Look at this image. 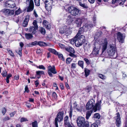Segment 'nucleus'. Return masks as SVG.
Masks as SVG:
<instances>
[{"instance_id": "obj_15", "label": "nucleus", "mask_w": 127, "mask_h": 127, "mask_svg": "<svg viewBox=\"0 0 127 127\" xmlns=\"http://www.w3.org/2000/svg\"><path fill=\"white\" fill-rule=\"evenodd\" d=\"M81 31H79L78 32L76 35L75 37L71 40L70 41L71 44H73L75 43V42L77 40V37L81 35Z\"/></svg>"}, {"instance_id": "obj_46", "label": "nucleus", "mask_w": 127, "mask_h": 127, "mask_svg": "<svg viewBox=\"0 0 127 127\" xmlns=\"http://www.w3.org/2000/svg\"><path fill=\"white\" fill-rule=\"evenodd\" d=\"M94 117L95 118L99 119L100 118V116L99 114L98 113H96L94 114Z\"/></svg>"}, {"instance_id": "obj_18", "label": "nucleus", "mask_w": 127, "mask_h": 127, "mask_svg": "<svg viewBox=\"0 0 127 127\" xmlns=\"http://www.w3.org/2000/svg\"><path fill=\"white\" fill-rule=\"evenodd\" d=\"M74 10L72 11V13L71 14L73 16H75L76 15H78L80 12V10L76 7H75Z\"/></svg>"}, {"instance_id": "obj_17", "label": "nucleus", "mask_w": 127, "mask_h": 127, "mask_svg": "<svg viewBox=\"0 0 127 127\" xmlns=\"http://www.w3.org/2000/svg\"><path fill=\"white\" fill-rule=\"evenodd\" d=\"M126 0H112V2L113 4L117 3L120 5L123 4Z\"/></svg>"}, {"instance_id": "obj_43", "label": "nucleus", "mask_w": 127, "mask_h": 127, "mask_svg": "<svg viewBox=\"0 0 127 127\" xmlns=\"http://www.w3.org/2000/svg\"><path fill=\"white\" fill-rule=\"evenodd\" d=\"M98 76L100 78L102 79H104L106 78V77L105 76L101 74H98Z\"/></svg>"}, {"instance_id": "obj_49", "label": "nucleus", "mask_w": 127, "mask_h": 127, "mask_svg": "<svg viewBox=\"0 0 127 127\" xmlns=\"http://www.w3.org/2000/svg\"><path fill=\"white\" fill-rule=\"evenodd\" d=\"M85 27L86 28L88 29H89L91 28H92L93 27V26L92 25L90 24L87 25H86L85 26Z\"/></svg>"}, {"instance_id": "obj_57", "label": "nucleus", "mask_w": 127, "mask_h": 127, "mask_svg": "<svg viewBox=\"0 0 127 127\" xmlns=\"http://www.w3.org/2000/svg\"><path fill=\"white\" fill-rule=\"evenodd\" d=\"M10 119L9 118L8 116L5 117L3 119V121H5L9 120Z\"/></svg>"}, {"instance_id": "obj_6", "label": "nucleus", "mask_w": 127, "mask_h": 127, "mask_svg": "<svg viewBox=\"0 0 127 127\" xmlns=\"http://www.w3.org/2000/svg\"><path fill=\"white\" fill-rule=\"evenodd\" d=\"M64 113L63 112H59L57 115V117L55 118V124L56 127H58V122H61L62 121L63 118Z\"/></svg>"}, {"instance_id": "obj_51", "label": "nucleus", "mask_w": 127, "mask_h": 127, "mask_svg": "<svg viewBox=\"0 0 127 127\" xmlns=\"http://www.w3.org/2000/svg\"><path fill=\"white\" fill-rule=\"evenodd\" d=\"M15 6V3L13 1L12 3L10 5L9 7L11 8H13Z\"/></svg>"}, {"instance_id": "obj_48", "label": "nucleus", "mask_w": 127, "mask_h": 127, "mask_svg": "<svg viewBox=\"0 0 127 127\" xmlns=\"http://www.w3.org/2000/svg\"><path fill=\"white\" fill-rule=\"evenodd\" d=\"M1 74L3 76L5 77L7 74V72L5 70L2 72Z\"/></svg>"}, {"instance_id": "obj_53", "label": "nucleus", "mask_w": 127, "mask_h": 127, "mask_svg": "<svg viewBox=\"0 0 127 127\" xmlns=\"http://www.w3.org/2000/svg\"><path fill=\"white\" fill-rule=\"evenodd\" d=\"M76 67V64L74 63H72L71 64V68H75Z\"/></svg>"}, {"instance_id": "obj_61", "label": "nucleus", "mask_w": 127, "mask_h": 127, "mask_svg": "<svg viewBox=\"0 0 127 127\" xmlns=\"http://www.w3.org/2000/svg\"><path fill=\"white\" fill-rule=\"evenodd\" d=\"M59 45L60 47L62 49H64V48H65L64 47V46L63 44L60 43L59 44Z\"/></svg>"}, {"instance_id": "obj_26", "label": "nucleus", "mask_w": 127, "mask_h": 127, "mask_svg": "<svg viewBox=\"0 0 127 127\" xmlns=\"http://www.w3.org/2000/svg\"><path fill=\"white\" fill-rule=\"evenodd\" d=\"M39 31L41 34L43 35L45 34L46 33V31L45 29L42 27L39 28Z\"/></svg>"}, {"instance_id": "obj_55", "label": "nucleus", "mask_w": 127, "mask_h": 127, "mask_svg": "<svg viewBox=\"0 0 127 127\" xmlns=\"http://www.w3.org/2000/svg\"><path fill=\"white\" fill-rule=\"evenodd\" d=\"M43 51V50L41 49H37L36 51V52L37 53L39 54L42 53Z\"/></svg>"}, {"instance_id": "obj_7", "label": "nucleus", "mask_w": 127, "mask_h": 127, "mask_svg": "<svg viewBox=\"0 0 127 127\" xmlns=\"http://www.w3.org/2000/svg\"><path fill=\"white\" fill-rule=\"evenodd\" d=\"M48 73L49 76L51 77L53 75L52 73L56 74L57 73L55 66H49L48 67Z\"/></svg>"}, {"instance_id": "obj_63", "label": "nucleus", "mask_w": 127, "mask_h": 127, "mask_svg": "<svg viewBox=\"0 0 127 127\" xmlns=\"http://www.w3.org/2000/svg\"><path fill=\"white\" fill-rule=\"evenodd\" d=\"M60 86L62 90L63 89H64V87L63 84L62 83H60Z\"/></svg>"}, {"instance_id": "obj_50", "label": "nucleus", "mask_w": 127, "mask_h": 127, "mask_svg": "<svg viewBox=\"0 0 127 127\" xmlns=\"http://www.w3.org/2000/svg\"><path fill=\"white\" fill-rule=\"evenodd\" d=\"M84 60L85 61L86 63L88 64H90V63L89 60L86 58H84Z\"/></svg>"}, {"instance_id": "obj_8", "label": "nucleus", "mask_w": 127, "mask_h": 127, "mask_svg": "<svg viewBox=\"0 0 127 127\" xmlns=\"http://www.w3.org/2000/svg\"><path fill=\"white\" fill-rule=\"evenodd\" d=\"M100 48V45L98 43H95V47L94 48L92 53L95 55L98 54L99 52Z\"/></svg>"}, {"instance_id": "obj_40", "label": "nucleus", "mask_w": 127, "mask_h": 127, "mask_svg": "<svg viewBox=\"0 0 127 127\" xmlns=\"http://www.w3.org/2000/svg\"><path fill=\"white\" fill-rule=\"evenodd\" d=\"M37 75H40L41 74H44V72L42 71H37L36 72Z\"/></svg>"}, {"instance_id": "obj_37", "label": "nucleus", "mask_w": 127, "mask_h": 127, "mask_svg": "<svg viewBox=\"0 0 127 127\" xmlns=\"http://www.w3.org/2000/svg\"><path fill=\"white\" fill-rule=\"evenodd\" d=\"M40 0H34L36 5L38 6L40 5Z\"/></svg>"}, {"instance_id": "obj_2", "label": "nucleus", "mask_w": 127, "mask_h": 127, "mask_svg": "<svg viewBox=\"0 0 127 127\" xmlns=\"http://www.w3.org/2000/svg\"><path fill=\"white\" fill-rule=\"evenodd\" d=\"M77 126L78 127H89L88 122L85 121V118L82 117H78L77 119Z\"/></svg>"}, {"instance_id": "obj_41", "label": "nucleus", "mask_w": 127, "mask_h": 127, "mask_svg": "<svg viewBox=\"0 0 127 127\" xmlns=\"http://www.w3.org/2000/svg\"><path fill=\"white\" fill-rule=\"evenodd\" d=\"M7 51L8 53H9L10 55L11 56L13 57H14L15 55L13 53L12 51V50H7Z\"/></svg>"}, {"instance_id": "obj_3", "label": "nucleus", "mask_w": 127, "mask_h": 127, "mask_svg": "<svg viewBox=\"0 0 127 127\" xmlns=\"http://www.w3.org/2000/svg\"><path fill=\"white\" fill-rule=\"evenodd\" d=\"M107 51L109 56H113L117 51L116 45L114 44H110L107 48Z\"/></svg>"}, {"instance_id": "obj_4", "label": "nucleus", "mask_w": 127, "mask_h": 127, "mask_svg": "<svg viewBox=\"0 0 127 127\" xmlns=\"http://www.w3.org/2000/svg\"><path fill=\"white\" fill-rule=\"evenodd\" d=\"M45 4V7L48 12H46V15H50L52 8V5L53 2L52 0H43Z\"/></svg>"}, {"instance_id": "obj_16", "label": "nucleus", "mask_w": 127, "mask_h": 127, "mask_svg": "<svg viewBox=\"0 0 127 127\" xmlns=\"http://www.w3.org/2000/svg\"><path fill=\"white\" fill-rule=\"evenodd\" d=\"M20 45L21 47L19 48L18 50H16L15 51L16 53H18L20 56H21L22 55V48L24 46V44L23 42H21L20 43Z\"/></svg>"}, {"instance_id": "obj_59", "label": "nucleus", "mask_w": 127, "mask_h": 127, "mask_svg": "<svg viewBox=\"0 0 127 127\" xmlns=\"http://www.w3.org/2000/svg\"><path fill=\"white\" fill-rule=\"evenodd\" d=\"M91 127H98V126L96 124L94 123L91 125Z\"/></svg>"}, {"instance_id": "obj_47", "label": "nucleus", "mask_w": 127, "mask_h": 127, "mask_svg": "<svg viewBox=\"0 0 127 127\" xmlns=\"http://www.w3.org/2000/svg\"><path fill=\"white\" fill-rule=\"evenodd\" d=\"M89 45L88 44L86 43L84 45V48L85 49H87L89 48Z\"/></svg>"}, {"instance_id": "obj_12", "label": "nucleus", "mask_w": 127, "mask_h": 127, "mask_svg": "<svg viewBox=\"0 0 127 127\" xmlns=\"http://www.w3.org/2000/svg\"><path fill=\"white\" fill-rule=\"evenodd\" d=\"M116 120V124L117 127H119L121 125V121L120 114L119 113L117 114V116L115 117Z\"/></svg>"}, {"instance_id": "obj_34", "label": "nucleus", "mask_w": 127, "mask_h": 127, "mask_svg": "<svg viewBox=\"0 0 127 127\" xmlns=\"http://www.w3.org/2000/svg\"><path fill=\"white\" fill-rule=\"evenodd\" d=\"M57 55L58 56V57L61 59L63 61H64V58L62 54L58 52V54H57Z\"/></svg>"}, {"instance_id": "obj_52", "label": "nucleus", "mask_w": 127, "mask_h": 127, "mask_svg": "<svg viewBox=\"0 0 127 127\" xmlns=\"http://www.w3.org/2000/svg\"><path fill=\"white\" fill-rule=\"evenodd\" d=\"M74 53L72 52L70 53L69 54V55L73 58L76 57V56L74 54Z\"/></svg>"}, {"instance_id": "obj_44", "label": "nucleus", "mask_w": 127, "mask_h": 127, "mask_svg": "<svg viewBox=\"0 0 127 127\" xmlns=\"http://www.w3.org/2000/svg\"><path fill=\"white\" fill-rule=\"evenodd\" d=\"M27 121H28V120L27 119L24 117L20 119V121L21 122H23Z\"/></svg>"}, {"instance_id": "obj_10", "label": "nucleus", "mask_w": 127, "mask_h": 127, "mask_svg": "<svg viewBox=\"0 0 127 127\" xmlns=\"http://www.w3.org/2000/svg\"><path fill=\"white\" fill-rule=\"evenodd\" d=\"M1 12L6 15H12L14 13L13 11L6 9H3L2 10Z\"/></svg>"}, {"instance_id": "obj_31", "label": "nucleus", "mask_w": 127, "mask_h": 127, "mask_svg": "<svg viewBox=\"0 0 127 127\" xmlns=\"http://www.w3.org/2000/svg\"><path fill=\"white\" fill-rule=\"evenodd\" d=\"M30 46H32L36 45H38V42L36 41L32 42L29 44Z\"/></svg>"}, {"instance_id": "obj_11", "label": "nucleus", "mask_w": 127, "mask_h": 127, "mask_svg": "<svg viewBox=\"0 0 127 127\" xmlns=\"http://www.w3.org/2000/svg\"><path fill=\"white\" fill-rule=\"evenodd\" d=\"M75 7L73 5L69 6L67 4L64 7V8L66 11H68L70 13H72L73 10H74Z\"/></svg>"}, {"instance_id": "obj_28", "label": "nucleus", "mask_w": 127, "mask_h": 127, "mask_svg": "<svg viewBox=\"0 0 127 127\" xmlns=\"http://www.w3.org/2000/svg\"><path fill=\"white\" fill-rule=\"evenodd\" d=\"M84 71L85 76L86 77H87L89 75L90 71L89 70L85 68L84 69Z\"/></svg>"}, {"instance_id": "obj_1", "label": "nucleus", "mask_w": 127, "mask_h": 127, "mask_svg": "<svg viewBox=\"0 0 127 127\" xmlns=\"http://www.w3.org/2000/svg\"><path fill=\"white\" fill-rule=\"evenodd\" d=\"M95 101L93 99L90 100L87 103L86 107V109L89 110L92 109L94 110V112L96 111L97 110H99L100 107V105L99 103H97L95 106Z\"/></svg>"}, {"instance_id": "obj_13", "label": "nucleus", "mask_w": 127, "mask_h": 127, "mask_svg": "<svg viewBox=\"0 0 127 127\" xmlns=\"http://www.w3.org/2000/svg\"><path fill=\"white\" fill-rule=\"evenodd\" d=\"M108 42L107 39H105L104 42L102 43V53H103L107 48Z\"/></svg>"}, {"instance_id": "obj_30", "label": "nucleus", "mask_w": 127, "mask_h": 127, "mask_svg": "<svg viewBox=\"0 0 127 127\" xmlns=\"http://www.w3.org/2000/svg\"><path fill=\"white\" fill-rule=\"evenodd\" d=\"M48 50L50 52L54 54L55 55H57V54H58V52L53 49L49 48L48 49Z\"/></svg>"}, {"instance_id": "obj_24", "label": "nucleus", "mask_w": 127, "mask_h": 127, "mask_svg": "<svg viewBox=\"0 0 127 127\" xmlns=\"http://www.w3.org/2000/svg\"><path fill=\"white\" fill-rule=\"evenodd\" d=\"M83 20L84 19H78L76 20L75 22L77 25L79 27L80 26Z\"/></svg>"}, {"instance_id": "obj_19", "label": "nucleus", "mask_w": 127, "mask_h": 127, "mask_svg": "<svg viewBox=\"0 0 127 127\" xmlns=\"http://www.w3.org/2000/svg\"><path fill=\"white\" fill-rule=\"evenodd\" d=\"M77 38L79 40V41L82 42V44L85 41V36L83 35H81L80 36V35L78 37H77Z\"/></svg>"}, {"instance_id": "obj_9", "label": "nucleus", "mask_w": 127, "mask_h": 127, "mask_svg": "<svg viewBox=\"0 0 127 127\" xmlns=\"http://www.w3.org/2000/svg\"><path fill=\"white\" fill-rule=\"evenodd\" d=\"M117 38L119 41L121 43L124 42L125 37L124 35L122 34L120 32H118L117 33Z\"/></svg>"}, {"instance_id": "obj_56", "label": "nucleus", "mask_w": 127, "mask_h": 127, "mask_svg": "<svg viewBox=\"0 0 127 127\" xmlns=\"http://www.w3.org/2000/svg\"><path fill=\"white\" fill-rule=\"evenodd\" d=\"M38 67L39 69H42L43 70H45V67L42 65H40L38 66Z\"/></svg>"}, {"instance_id": "obj_39", "label": "nucleus", "mask_w": 127, "mask_h": 127, "mask_svg": "<svg viewBox=\"0 0 127 127\" xmlns=\"http://www.w3.org/2000/svg\"><path fill=\"white\" fill-rule=\"evenodd\" d=\"M33 24L34 26V27H35L36 28V30H37L38 29V27L37 25L36 21L35 20H34L33 23Z\"/></svg>"}, {"instance_id": "obj_60", "label": "nucleus", "mask_w": 127, "mask_h": 127, "mask_svg": "<svg viewBox=\"0 0 127 127\" xmlns=\"http://www.w3.org/2000/svg\"><path fill=\"white\" fill-rule=\"evenodd\" d=\"M52 95L53 96L54 98H57V94L55 92H54L53 93Z\"/></svg>"}, {"instance_id": "obj_20", "label": "nucleus", "mask_w": 127, "mask_h": 127, "mask_svg": "<svg viewBox=\"0 0 127 127\" xmlns=\"http://www.w3.org/2000/svg\"><path fill=\"white\" fill-rule=\"evenodd\" d=\"M65 49L66 51L70 53L71 52L75 53V52L74 49L69 46L65 47Z\"/></svg>"}, {"instance_id": "obj_14", "label": "nucleus", "mask_w": 127, "mask_h": 127, "mask_svg": "<svg viewBox=\"0 0 127 127\" xmlns=\"http://www.w3.org/2000/svg\"><path fill=\"white\" fill-rule=\"evenodd\" d=\"M42 24L43 26L45 27L48 29H49L51 28V24L46 20L43 21Z\"/></svg>"}, {"instance_id": "obj_29", "label": "nucleus", "mask_w": 127, "mask_h": 127, "mask_svg": "<svg viewBox=\"0 0 127 127\" xmlns=\"http://www.w3.org/2000/svg\"><path fill=\"white\" fill-rule=\"evenodd\" d=\"M79 4L81 6L84 8L87 9L88 7L87 5L85 3H83L81 2H79Z\"/></svg>"}, {"instance_id": "obj_64", "label": "nucleus", "mask_w": 127, "mask_h": 127, "mask_svg": "<svg viewBox=\"0 0 127 127\" xmlns=\"http://www.w3.org/2000/svg\"><path fill=\"white\" fill-rule=\"evenodd\" d=\"M25 91L27 92H28L29 91L28 90V88L27 86H26L25 88Z\"/></svg>"}, {"instance_id": "obj_23", "label": "nucleus", "mask_w": 127, "mask_h": 127, "mask_svg": "<svg viewBox=\"0 0 127 127\" xmlns=\"http://www.w3.org/2000/svg\"><path fill=\"white\" fill-rule=\"evenodd\" d=\"M29 21V17H27L25 18L24 20L23 23L22 24V26L24 27L27 26L28 25V23Z\"/></svg>"}, {"instance_id": "obj_58", "label": "nucleus", "mask_w": 127, "mask_h": 127, "mask_svg": "<svg viewBox=\"0 0 127 127\" xmlns=\"http://www.w3.org/2000/svg\"><path fill=\"white\" fill-rule=\"evenodd\" d=\"M16 112L15 111H14L13 112H12L10 113V117H13L14 115L16 114Z\"/></svg>"}, {"instance_id": "obj_36", "label": "nucleus", "mask_w": 127, "mask_h": 127, "mask_svg": "<svg viewBox=\"0 0 127 127\" xmlns=\"http://www.w3.org/2000/svg\"><path fill=\"white\" fill-rule=\"evenodd\" d=\"M72 59L70 58H67L66 60V62L67 64H69L71 62Z\"/></svg>"}, {"instance_id": "obj_27", "label": "nucleus", "mask_w": 127, "mask_h": 127, "mask_svg": "<svg viewBox=\"0 0 127 127\" xmlns=\"http://www.w3.org/2000/svg\"><path fill=\"white\" fill-rule=\"evenodd\" d=\"M25 36L27 39H29L32 38L33 36L31 34L26 33L25 34Z\"/></svg>"}, {"instance_id": "obj_35", "label": "nucleus", "mask_w": 127, "mask_h": 127, "mask_svg": "<svg viewBox=\"0 0 127 127\" xmlns=\"http://www.w3.org/2000/svg\"><path fill=\"white\" fill-rule=\"evenodd\" d=\"M38 45L40 46H45L46 45V43L43 42L39 41L38 42Z\"/></svg>"}, {"instance_id": "obj_45", "label": "nucleus", "mask_w": 127, "mask_h": 127, "mask_svg": "<svg viewBox=\"0 0 127 127\" xmlns=\"http://www.w3.org/2000/svg\"><path fill=\"white\" fill-rule=\"evenodd\" d=\"M32 127H37V122L36 121L32 123Z\"/></svg>"}, {"instance_id": "obj_33", "label": "nucleus", "mask_w": 127, "mask_h": 127, "mask_svg": "<svg viewBox=\"0 0 127 127\" xmlns=\"http://www.w3.org/2000/svg\"><path fill=\"white\" fill-rule=\"evenodd\" d=\"M78 65L81 67L83 69V68L84 62L82 61H79L78 63Z\"/></svg>"}, {"instance_id": "obj_54", "label": "nucleus", "mask_w": 127, "mask_h": 127, "mask_svg": "<svg viewBox=\"0 0 127 127\" xmlns=\"http://www.w3.org/2000/svg\"><path fill=\"white\" fill-rule=\"evenodd\" d=\"M6 111V109L5 108H3L2 109V113L3 115H4Z\"/></svg>"}, {"instance_id": "obj_62", "label": "nucleus", "mask_w": 127, "mask_h": 127, "mask_svg": "<svg viewBox=\"0 0 127 127\" xmlns=\"http://www.w3.org/2000/svg\"><path fill=\"white\" fill-rule=\"evenodd\" d=\"M14 79L16 80H18L19 79V76L18 75L15 76L14 77Z\"/></svg>"}, {"instance_id": "obj_38", "label": "nucleus", "mask_w": 127, "mask_h": 127, "mask_svg": "<svg viewBox=\"0 0 127 127\" xmlns=\"http://www.w3.org/2000/svg\"><path fill=\"white\" fill-rule=\"evenodd\" d=\"M22 11L19 8L17 10L15 11V15H18L21 13Z\"/></svg>"}, {"instance_id": "obj_25", "label": "nucleus", "mask_w": 127, "mask_h": 127, "mask_svg": "<svg viewBox=\"0 0 127 127\" xmlns=\"http://www.w3.org/2000/svg\"><path fill=\"white\" fill-rule=\"evenodd\" d=\"M82 44V42L79 41V40L77 38V40L75 42V46L77 47H78L81 46Z\"/></svg>"}, {"instance_id": "obj_5", "label": "nucleus", "mask_w": 127, "mask_h": 127, "mask_svg": "<svg viewBox=\"0 0 127 127\" xmlns=\"http://www.w3.org/2000/svg\"><path fill=\"white\" fill-rule=\"evenodd\" d=\"M26 3L28 6L27 9V12H30L32 11L34 8V4L33 0H26Z\"/></svg>"}, {"instance_id": "obj_22", "label": "nucleus", "mask_w": 127, "mask_h": 127, "mask_svg": "<svg viewBox=\"0 0 127 127\" xmlns=\"http://www.w3.org/2000/svg\"><path fill=\"white\" fill-rule=\"evenodd\" d=\"M67 29L66 26L64 25V28H61L60 29V33L63 34L66 32Z\"/></svg>"}, {"instance_id": "obj_32", "label": "nucleus", "mask_w": 127, "mask_h": 127, "mask_svg": "<svg viewBox=\"0 0 127 127\" xmlns=\"http://www.w3.org/2000/svg\"><path fill=\"white\" fill-rule=\"evenodd\" d=\"M13 1L11 0H8L5 2V5L6 6L9 7L10 5L11 4Z\"/></svg>"}, {"instance_id": "obj_21", "label": "nucleus", "mask_w": 127, "mask_h": 127, "mask_svg": "<svg viewBox=\"0 0 127 127\" xmlns=\"http://www.w3.org/2000/svg\"><path fill=\"white\" fill-rule=\"evenodd\" d=\"M36 28L33 27H31L29 29V32L32 33V34H34L36 32Z\"/></svg>"}, {"instance_id": "obj_42", "label": "nucleus", "mask_w": 127, "mask_h": 127, "mask_svg": "<svg viewBox=\"0 0 127 127\" xmlns=\"http://www.w3.org/2000/svg\"><path fill=\"white\" fill-rule=\"evenodd\" d=\"M91 115V114L90 112L89 111L87 112L86 114V118L88 120L89 119Z\"/></svg>"}]
</instances>
